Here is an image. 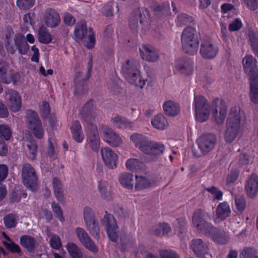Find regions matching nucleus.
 <instances>
[{"label":"nucleus","instance_id":"f257e3e1","mask_svg":"<svg viewBox=\"0 0 258 258\" xmlns=\"http://www.w3.org/2000/svg\"><path fill=\"white\" fill-rule=\"evenodd\" d=\"M210 218V215L202 209L196 210L192 215V220L194 226L200 232L210 236L218 244H225L229 241L228 234L223 229L214 227L207 220Z\"/></svg>","mask_w":258,"mask_h":258},{"label":"nucleus","instance_id":"f03ea898","mask_svg":"<svg viewBox=\"0 0 258 258\" xmlns=\"http://www.w3.org/2000/svg\"><path fill=\"white\" fill-rule=\"evenodd\" d=\"M130 139L136 147L148 156V162L157 161L158 156L162 154L164 150L163 145L153 142L143 135L134 134L130 137Z\"/></svg>","mask_w":258,"mask_h":258},{"label":"nucleus","instance_id":"7ed1b4c3","mask_svg":"<svg viewBox=\"0 0 258 258\" xmlns=\"http://www.w3.org/2000/svg\"><path fill=\"white\" fill-rule=\"evenodd\" d=\"M102 224L105 226L107 234L111 241L116 242L119 237L121 244L120 249L122 251H124L127 246L133 242L134 239L132 236L122 231L119 233L116 221L111 214L105 212Z\"/></svg>","mask_w":258,"mask_h":258},{"label":"nucleus","instance_id":"20e7f679","mask_svg":"<svg viewBox=\"0 0 258 258\" xmlns=\"http://www.w3.org/2000/svg\"><path fill=\"white\" fill-rule=\"evenodd\" d=\"M139 63L135 60H127L122 67V74L125 78L132 84L143 89L148 83V79L141 75L139 69Z\"/></svg>","mask_w":258,"mask_h":258},{"label":"nucleus","instance_id":"39448f33","mask_svg":"<svg viewBox=\"0 0 258 258\" xmlns=\"http://www.w3.org/2000/svg\"><path fill=\"white\" fill-rule=\"evenodd\" d=\"M200 33L192 27L188 26L183 31L181 37L183 51L189 55L196 54L198 50Z\"/></svg>","mask_w":258,"mask_h":258},{"label":"nucleus","instance_id":"423d86ee","mask_svg":"<svg viewBox=\"0 0 258 258\" xmlns=\"http://www.w3.org/2000/svg\"><path fill=\"white\" fill-rule=\"evenodd\" d=\"M198 148H193L192 153L195 157L199 158L205 156L214 148L217 139L212 134H207L200 136L197 140Z\"/></svg>","mask_w":258,"mask_h":258},{"label":"nucleus","instance_id":"0eeeda50","mask_svg":"<svg viewBox=\"0 0 258 258\" xmlns=\"http://www.w3.org/2000/svg\"><path fill=\"white\" fill-rule=\"evenodd\" d=\"M83 218L87 230L96 239L100 238V227L93 210L89 207H85L83 211Z\"/></svg>","mask_w":258,"mask_h":258},{"label":"nucleus","instance_id":"6e6552de","mask_svg":"<svg viewBox=\"0 0 258 258\" xmlns=\"http://www.w3.org/2000/svg\"><path fill=\"white\" fill-rule=\"evenodd\" d=\"M194 107L196 119L198 121L203 122L208 120L210 114V105L204 96L195 97Z\"/></svg>","mask_w":258,"mask_h":258},{"label":"nucleus","instance_id":"1a4fd4ad","mask_svg":"<svg viewBox=\"0 0 258 258\" xmlns=\"http://www.w3.org/2000/svg\"><path fill=\"white\" fill-rule=\"evenodd\" d=\"M22 177L23 182L26 187L32 191L38 188L37 177L34 169L29 164H25L22 168Z\"/></svg>","mask_w":258,"mask_h":258},{"label":"nucleus","instance_id":"9d476101","mask_svg":"<svg viewBox=\"0 0 258 258\" xmlns=\"http://www.w3.org/2000/svg\"><path fill=\"white\" fill-rule=\"evenodd\" d=\"M26 118L28 126L33 131L34 136L39 139L43 138V130L37 112L31 109L27 110Z\"/></svg>","mask_w":258,"mask_h":258},{"label":"nucleus","instance_id":"9b49d317","mask_svg":"<svg viewBox=\"0 0 258 258\" xmlns=\"http://www.w3.org/2000/svg\"><path fill=\"white\" fill-rule=\"evenodd\" d=\"M88 32V42L85 45L88 48H92L95 43V38L91 28H87L85 21H81L76 25L74 30V34L78 40H82Z\"/></svg>","mask_w":258,"mask_h":258},{"label":"nucleus","instance_id":"f8f14e48","mask_svg":"<svg viewBox=\"0 0 258 258\" xmlns=\"http://www.w3.org/2000/svg\"><path fill=\"white\" fill-rule=\"evenodd\" d=\"M97 116V112L94 102L92 99H90L86 102L80 110V118L88 124L89 128H91L92 125H95L92 121Z\"/></svg>","mask_w":258,"mask_h":258},{"label":"nucleus","instance_id":"ddd939ff","mask_svg":"<svg viewBox=\"0 0 258 258\" xmlns=\"http://www.w3.org/2000/svg\"><path fill=\"white\" fill-rule=\"evenodd\" d=\"M212 114L217 124H223L227 115V107L225 103L219 98H216L212 103Z\"/></svg>","mask_w":258,"mask_h":258},{"label":"nucleus","instance_id":"4468645a","mask_svg":"<svg viewBox=\"0 0 258 258\" xmlns=\"http://www.w3.org/2000/svg\"><path fill=\"white\" fill-rule=\"evenodd\" d=\"M243 66L249 80L258 79V67L255 58L251 55H246L243 59Z\"/></svg>","mask_w":258,"mask_h":258},{"label":"nucleus","instance_id":"2eb2a0df","mask_svg":"<svg viewBox=\"0 0 258 258\" xmlns=\"http://www.w3.org/2000/svg\"><path fill=\"white\" fill-rule=\"evenodd\" d=\"M245 118L244 113L238 107H233L231 109L226 121V125L240 129L241 122Z\"/></svg>","mask_w":258,"mask_h":258},{"label":"nucleus","instance_id":"dca6fc26","mask_svg":"<svg viewBox=\"0 0 258 258\" xmlns=\"http://www.w3.org/2000/svg\"><path fill=\"white\" fill-rule=\"evenodd\" d=\"M104 141L112 147H118L122 143L120 137L113 130L106 125L100 126Z\"/></svg>","mask_w":258,"mask_h":258},{"label":"nucleus","instance_id":"f3484780","mask_svg":"<svg viewBox=\"0 0 258 258\" xmlns=\"http://www.w3.org/2000/svg\"><path fill=\"white\" fill-rule=\"evenodd\" d=\"M75 232L78 239L86 248L93 253L98 252L97 247L85 229L77 227Z\"/></svg>","mask_w":258,"mask_h":258},{"label":"nucleus","instance_id":"a211bd4d","mask_svg":"<svg viewBox=\"0 0 258 258\" xmlns=\"http://www.w3.org/2000/svg\"><path fill=\"white\" fill-rule=\"evenodd\" d=\"M176 70L182 75L189 76L192 74L194 71L193 62L190 59L180 57L175 62Z\"/></svg>","mask_w":258,"mask_h":258},{"label":"nucleus","instance_id":"6ab92c4d","mask_svg":"<svg viewBox=\"0 0 258 258\" xmlns=\"http://www.w3.org/2000/svg\"><path fill=\"white\" fill-rule=\"evenodd\" d=\"M102 158L107 168L113 169L117 166L118 160L117 155L110 148L104 147L101 149Z\"/></svg>","mask_w":258,"mask_h":258},{"label":"nucleus","instance_id":"aec40b11","mask_svg":"<svg viewBox=\"0 0 258 258\" xmlns=\"http://www.w3.org/2000/svg\"><path fill=\"white\" fill-rule=\"evenodd\" d=\"M135 188L136 190H140L150 188L156 184L157 180L152 174L147 175H136Z\"/></svg>","mask_w":258,"mask_h":258},{"label":"nucleus","instance_id":"412c9836","mask_svg":"<svg viewBox=\"0 0 258 258\" xmlns=\"http://www.w3.org/2000/svg\"><path fill=\"white\" fill-rule=\"evenodd\" d=\"M191 247L197 256L203 258H212V255L209 252L207 244L201 239L192 240Z\"/></svg>","mask_w":258,"mask_h":258},{"label":"nucleus","instance_id":"4be33fe9","mask_svg":"<svg viewBox=\"0 0 258 258\" xmlns=\"http://www.w3.org/2000/svg\"><path fill=\"white\" fill-rule=\"evenodd\" d=\"M217 47L210 40H203L201 44L200 53L203 57L212 59L215 57L218 52Z\"/></svg>","mask_w":258,"mask_h":258},{"label":"nucleus","instance_id":"5701e85b","mask_svg":"<svg viewBox=\"0 0 258 258\" xmlns=\"http://www.w3.org/2000/svg\"><path fill=\"white\" fill-rule=\"evenodd\" d=\"M245 189L247 196L250 199L254 198L258 192V176L252 173L248 178L245 185Z\"/></svg>","mask_w":258,"mask_h":258},{"label":"nucleus","instance_id":"b1692460","mask_svg":"<svg viewBox=\"0 0 258 258\" xmlns=\"http://www.w3.org/2000/svg\"><path fill=\"white\" fill-rule=\"evenodd\" d=\"M8 104L14 112L19 111L22 106L21 100L19 93L14 90H8L6 92Z\"/></svg>","mask_w":258,"mask_h":258},{"label":"nucleus","instance_id":"393cba45","mask_svg":"<svg viewBox=\"0 0 258 258\" xmlns=\"http://www.w3.org/2000/svg\"><path fill=\"white\" fill-rule=\"evenodd\" d=\"M140 52L143 59L149 61L155 62L157 61L159 58V55L157 50L150 46L143 45L140 48Z\"/></svg>","mask_w":258,"mask_h":258},{"label":"nucleus","instance_id":"a878e982","mask_svg":"<svg viewBox=\"0 0 258 258\" xmlns=\"http://www.w3.org/2000/svg\"><path fill=\"white\" fill-rule=\"evenodd\" d=\"M139 21L141 24H148V18L146 15L138 11L132 15L129 20V26L133 31L136 32L137 31L139 26Z\"/></svg>","mask_w":258,"mask_h":258},{"label":"nucleus","instance_id":"bb28decb","mask_svg":"<svg viewBox=\"0 0 258 258\" xmlns=\"http://www.w3.org/2000/svg\"><path fill=\"white\" fill-rule=\"evenodd\" d=\"M44 20L46 25L51 28L57 26L60 22L59 14L53 9H48L46 11Z\"/></svg>","mask_w":258,"mask_h":258},{"label":"nucleus","instance_id":"cd10ccee","mask_svg":"<svg viewBox=\"0 0 258 258\" xmlns=\"http://www.w3.org/2000/svg\"><path fill=\"white\" fill-rule=\"evenodd\" d=\"M21 245L30 253L34 252L37 245L35 238L31 236L24 235L20 237Z\"/></svg>","mask_w":258,"mask_h":258},{"label":"nucleus","instance_id":"c85d7f7f","mask_svg":"<svg viewBox=\"0 0 258 258\" xmlns=\"http://www.w3.org/2000/svg\"><path fill=\"white\" fill-rule=\"evenodd\" d=\"M89 129L91 135L89 137V143L93 151L98 152L100 148V139L97 127L96 125H92Z\"/></svg>","mask_w":258,"mask_h":258},{"label":"nucleus","instance_id":"c756f323","mask_svg":"<svg viewBox=\"0 0 258 258\" xmlns=\"http://www.w3.org/2000/svg\"><path fill=\"white\" fill-rule=\"evenodd\" d=\"M5 36L6 39V48L8 52L14 54L16 52V49L13 46L14 38L16 35H14L13 29L11 27H7L5 30Z\"/></svg>","mask_w":258,"mask_h":258},{"label":"nucleus","instance_id":"7c9ffc66","mask_svg":"<svg viewBox=\"0 0 258 258\" xmlns=\"http://www.w3.org/2000/svg\"><path fill=\"white\" fill-rule=\"evenodd\" d=\"M120 184L124 187L132 189L134 186V176L133 174L128 172H123L120 174L119 177Z\"/></svg>","mask_w":258,"mask_h":258},{"label":"nucleus","instance_id":"2f4dec72","mask_svg":"<svg viewBox=\"0 0 258 258\" xmlns=\"http://www.w3.org/2000/svg\"><path fill=\"white\" fill-rule=\"evenodd\" d=\"M14 44L21 54H25L27 53L29 46L26 40L21 34H18L15 36Z\"/></svg>","mask_w":258,"mask_h":258},{"label":"nucleus","instance_id":"473e14b6","mask_svg":"<svg viewBox=\"0 0 258 258\" xmlns=\"http://www.w3.org/2000/svg\"><path fill=\"white\" fill-rule=\"evenodd\" d=\"M163 109L165 113L170 116L177 115L180 111L179 105L171 100H168L164 102Z\"/></svg>","mask_w":258,"mask_h":258},{"label":"nucleus","instance_id":"72a5a7b5","mask_svg":"<svg viewBox=\"0 0 258 258\" xmlns=\"http://www.w3.org/2000/svg\"><path fill=\"white\" fill-rule=\"evenodd\" d=\"M231 213V210L227 202L220 203L217 207L216 214L217 218L224 220L228 217Z\"/></svg>","mask_w":258,"mask_h":258},{"label":"nucleus","instance_id":"f704fd0d","mask_svg":"<svg viewBox=\"0 0 258 258\" xmlns=\"http://www.w3.org/2000/svg\"><path fill=\"white\" fill-rule=\"evenodd\" d=\"M72 133L74 139L78 143H81L83 139V135L82 134V127L78 120L74 121L71 127Z\"/></svg>","mask_w":258,"mask_h":258},{"label":"nucleus","instance_id":"c9c22d12","mask_svg":"<svg viewBox=\"0 0 258 258\" xmlns=\"http://www.w3.org/2000/svg\"><path fill=\"white\" fill-rule=\"evenodd\" d=\"M151 123L153 126L158 130H164L168 125L167 119L161 114H158L152 119Z\"/></svg>","mask_w":258,"mask_h":258},{"label":"nucleus","instance_id":"e433bc0d","mask_svg":"<svg viewBox=\"0 0 258 258\" xmlns=\"http://www.w3.org/2000/svg\"><path fill=\"white\" fill-rule=\"evenodd\" d=\"M249 96L252 103L258 104V79L249 80Z\"/></svg>","mask_w":258,"mask_h":258},{"label":"nucleus","instance_id":"4c0bfd02","mask_svg":"<svg viewBox=\"0 0 258 258\" xmlns=\"http://www.w3.org/2000/svg\"><path fill=\"white\" fill-rule=\"evenodd\" d=\"M52 185L54 190L56 198L58 200V201H63V186L60 180L57 177H54L52 180Z\"/></svg>","mask_w":258,"mask_h":258},{"label":"nucleus","instance_id":"58836bf2","mask_svg":"<svg viewBox=\"0 0 258 258\" xmlns=\"http://www.w3.org/2000/svg\"><path fill=\"white\" fill-rule=\"evenodd\" d=\"M239 132L240 129L226 125V130L224 135L226 142L229 144L232 143L236 138Z\"/></svg>","mask_w":258,"mask_h":258},{"label":"nucleus","instance_id":"ea45409f","mask_svg":"<svg viewBox=\"0 0 258 258\" xmlns=\"http://www.w3.org/2000/svg\"><path fill=\"white\" fill-rule=\"evenodd\" d=\"M38 38L40 42L43 44H48L52 41L51 35L48 32L47 28L43 26L39 28Z\"/></svg>","mask_w":258,"mask_h":258},{"label":"nucleus","instance_id":"a19ab883","mask_svg":"<svg viewBox=\"0 0 258 258\" xmlns=\"http://www.w3.org/2000/svg\"><path fill=\"white\" fill-rule=\"evenodd\" d=\"M66 248L72 258H82V252L75 243L72 242H69Z\"/></svg>","mask_w":258,"mask_h":258},{"label":"nucleus","instance_id":"79ce46f5","mask_svg":"<svg viewBox=\"0 0 258 258\" xmlns=\"http://www.w3.org/2000/svg\"><path fill=\"white\" fill-rule=\"evenodd\" d=\"M112 122L114 126L119 128H131L133 123L128 121L124 117L115 116L112 119Z\"/></svg>","mask_w":258,"mask_h":258},{"label":"nucleus","instance_id":"37998d69","mask_svg":"<svg viewBox=\"0 0 258 258\" xmlns=\"http://www.w3.org/2000/svg\"><path fill=\"white\" fill-rule=\"evenodd\" d=\"M235 209L236 212L241 214L244 210L246 206L245 198L243 195H236L234 196Z\"/></svg>","mask_w":258,"mask_h":258},{"label":"nucleus","instance_id":"c03bdc74","mask_svg":"<svg viewBox=\"0 0 258 258\" xmlns=\"http://www.w3.org/2000/svg\"><path fill=\"white\" fill-rule=\"evenodd\" d=\"M142 165V162L139 159L136 158L129 159L125 163L126 168L132 171L140 169Z\"/></svg>","mask_w":258,"mask_h":258},{"label":"nucleus","instance_id":"a18cd8bd","mask_svg":"<svg viewBox=\"0 0 258 258\" xmlns=\"http://www.w3.org/2000/svg\"><path fill=\"white\" fill-rule=\"evenodd\" d=\"M17 216L14 214H8L4 218L5 225L7 228L15 227L17 224Z\"/></svg>","mask_w":258,"mask_h":258},{"label":"nucleus","instance_id":"49530a36","mask_svg":"<svg viewBox=\"0 0 258 258\" xmlns=\"http://www.w3.org/2000/svg\"><path fill=\"white\" fill-rule=\"evenodd\" d=\"M99 188L102 197L107 201L110 200L109 186L107 183L100 182L99 184Z\"/></svg>","mask_w":258,"mask_h":258},{"label":"nucleus","instance_id":"de8ad7c7","mask_svg":"<svg viewBox=\"0 0 258 258\" xmlns=\"http://www.w3.org/2000/svg\"><path fill=\"white\" fill-rule=\"evenodd\" d=\"M240 258H258L256 250L251 247L245 248L240 254Z\"/></svg>","mask_w":258,"mask_h":258},{"label":"nucleus","instance_id":"09e8293b","mask_svg":"<svg viewBox=\"0 0 258 258\" xmlns=\"http://www.w3.org/2000/svg\"><path fill=\"white\" fill-rule=\"evenodd\" d=\"M0 134L1 137L6 141L9 140L12 137V132L10 127L6 124H0Z\"/></svg>","mask_w":258,"mask_h":258},{"label":"nucleus","instance_id":"8fccbe9b","mask_svg":"<svg viewBox=\"0 0 258 258\" xmlns=\"http://www.w3.org/2000/svg\"><path fill=\"white\" fill-rule=\"evenodd\" d=\"M27 147L29 150L27 153L28 158L31 160L35 159L37 152V145L34 142H29L27 144Z\"/></svg>","mask_w":258,"mask_h":258},{"label":"nucleus","instance_id":"3c124183","mask_svg":"<svg viewBox=\"0 0 258 258\" xmlns=\"http://www.w3.org/2000/svg\"><path fill=\"white\" fill-rule=\"evenodd\" d=\"M193 18L185 14H181L177 16L176 23L179 26L186 25L193 21Z\"/></svg>","mask_w":258,"mask_h":258},{"label":"nucleus","instance_id":"603ef678","mask_svg":"<svg viewBox=\"0 0 258 258\" xmlns=\"http://www.w3.org/2000/svg\"><path fill=\"white\" fill-rule=\"evenodd\" d=\"M206 190L211 193L214 197V200L220 201L222 199L223 192L214 186L206 188Z\"/></svg>","mask_w":258,"mask_h":258},{"label":"nucleus","instance_id":"864d4df0","mask_svg":"<svg viewBox=\"0 0 258 258\" xmlns=\"http://www.w3.org/2000/svg\"><path fill=\"white\" fill-rule=\"evenodd\" d=\"M35 0H17L18 7L22 10H28L34 4Z\"/></svg>","mask_w":258,"mask_h":258},{"label":"nucleus","instance_id":"5fc2aeb1","mask_svg":"<svg viewBox=\"0 0 258 258\" xmlns=\"http://www.w3.org/2000/svg\"><path fill=\"white\" fill-rule=\"evenodd\" d=\"M85 82L75 83V94L76 96H81L87 92V88L84 85Z\"/></svg>","mask_w":258,"mask_h":258},{"label":"nucleus","instance_id":"6e6d98bb","mask_svg":"<svg viewBox=\"0 0 258 258\" xmlns=\"http://www.w3.org/2000/svg\"><path fill=\"white\" fill-rule=\"evenodd\" d=\"M3 243L7 249L13 253H21V249L20 246L18 244H15L14 242H11V241L10 242L4 241Z\"/></svg>","mask_w":258,"mask_h":258},{"label":"nucleus","instance_id":"4d7b16f0","mask_svg":"<svg viewBox=\"0 0 258 258\" xmlns=\"http://www.w3.org/2000/svg\"><path fill=\"white\" fill-rule=\"evenodd\" d=\"M174 225L179 229L180 233L185 232V226L186 225V219L184 217H180L176 219Z\"/></svg>","mask_w":258,"mask_h":258},{"label":"nucleus","instance_id":"13d9d810","mask_svg":"<svg viewBox=\"0 0 258 258\" xmlns=\"http://www.w3.org/2000/svg\"><path fill=\"white\" fill-rule=\"evenodd\" d=\"M160 258H180L179 255L171 250H162L159 252Z\"/></svg>","mask_w":258,"mask_h":258},{"label":"nucleus","instance_id":"bf43d9fd","mask_svg":"<svg viewBox=\"0 0 258 258\" xmlns=\"http://www.w3.org/2000/svg\"><path fill=\"white\" fill-rule=\"evenodd\" d=\"M52 209L55 214V216L58 218L60 221L63 222L64 221V218L63 217L62 210L58 205L55 202L52 203Z\"/></svg>","mask_w":258,"mask_h":258},{"label":"nucleus","instance_id":"052dcab7","mask_svg":"<svg viewBox=\"0 0 258 258\" xmlns=\"http://www.w3.org/2000/svg\"><path fill=\"white\" fill-rule=\"evenodd\" d=\"M41 112L44 118H48L50 116V109L49 103L44 101L40 107Z\"/></svg>","mask_w":258,"mask_h":258},{"label":"nucleus","instance_id":"680f3d73","mask_svg":"<svg viewBox=\"0 0 258 258\" xmlns=\"http://www.w3.org/2000/svg\"><path fill=\"white\" fill-rule=\"evenodd\" d=\"M50 243L51 247L55 249H58L61 246L60 238L56 235H52L50 239Z\"/></svg>","mask_w":258,"mask_h":258},{"label":"nucleus","instance_id":"e2e57ef3","mask_svg":"<svg viewBox=\"0 0 258 258\" xmlns=\"http://www.w3.org/2000/svg\"><path fill=\"white\" fill-rule=\"evenodd\" d=\"M242 26L241 21L236 18L229 25V30L230 31H236L239 30Z\"/></svg>","mask_w":258,"mask_h":258},{"label":"nucleus","instance_id":"0e129e2a","mask_svg":"<svg viewBox=\"0 0 258 258\" xmlns=\"http://www.w3.org/2000/svg\"><path fill=\"white\" fill-rule=\"evenodd\" d=\"M248 39L251 46L258 45V33L250 30L248 32Z\"/></svg>","mask_w":258,"mask_h":258},{"label":"nucleus","instance_id":"69168bd1","mask_svg":"<svg viewBox=\"0 0 258 258\" xmlns=\"http://www.w3.org/2000/svg\"><path fill=\"white\" fill-rule=\"evenodd\" d=\"M8 174V166L5 164H0V182L6 178Z\"/></svg>","mask_w":258,"mask_h":258},{"label":"nucleus","instance_id":"338daca9","mask_svg":"<svg viewBox=\"0 0 258 258\" xmlns=\"http://www.w3.org/2000/svg\"><path fill=\"white\" fill-rule=\"evenodd\" d=\"M112 3L110 2L107 3L104 7L103 10V14L107 17H110L113 16L112 12Z\"/></svg>","mask_w":258,"mask_h":258},{"label":"nucleus","instance_id":"774afa93","mask_svg":"<svg viewBox=\"0 0 258 258\" xmlns=\"http://www.w3.org/2000/svg\"><path fill=\"white\" fill-rule=\"evenodd\" d=\"M245 4L252 11H255L258 8L257 0H243Z\"/></svg>","mask_w":258,"mask_h":258}]
</instances>
